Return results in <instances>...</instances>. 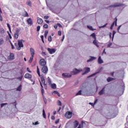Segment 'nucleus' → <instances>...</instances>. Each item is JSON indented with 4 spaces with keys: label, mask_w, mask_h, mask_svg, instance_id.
I'll return each instance as SVG.
<instances>
[{
    "label": "nucleus",
    "mask_w": 128,
    "mask_h": 128,
    "mask_svg": "<svg viewBox=\"0 0 128 128\" xmlns=\"http://www.w3.org/2000/svg\"><path fill=\"white\" fill-rule=\"evenodd\" d=\"M43 28H46V30L48 28V24H44L43 26Z\"/></svg>",
    "instance_id": "38"
},
{
    "label": "nucleus",
    "mask_w": 128,
    "mask_h": 128,
    "mask_svg": "<svg viewBox=\"0 0 128 128\" xmlns=\"http://www.w3.org/2000/svg\"><path fill=\"white\" fill-rule=\"evenodd\" d=\"M58 122H60V119H58L55 122V124H58Z\"/></svg>",
    "instance_id": "53"
},
{
    "label": "nucleus",
    "mask_w": 128,
    "mask_h": 128,
    "mask_svg": "<svg viewBox=\"0 0 128 128\" xmlns=\"http://www.w3.org/2000/svg\"><path fill=\"white\" fill-rule=\"evenodd\" d=\"M72 73H63L62 74V76H63V78H72Z\"/></svg>",
    "instance_id": "8"
},
{
    "label": "nucleus",
    "mask_w": 128,
    "mask_h": 128,
    "mask_svg": "<svg viewBox=\"0 0 128 128\" xmlns=\"http://www.w3.org/2000/svg\"><path fill=\"white\" fill-rule=\"evenodd\" d=\"M41 72L42 74H46L48 72V66H43L41 68Z\"/></svg>",
    "instance_id": "3"
},
{
    "label": "nucleus",
    "mask_w": 128,
    "mask_h": 128,
    "mask_svg": "<svg viewBox=\"0 0 128 128\" xmlns=\"http://www.w3.org/2000/svg\"><path fill=\"white\" fill-rule=\"evenodd\" d=\"M78 121L76 120L74 122H73V127L74 128H78L79 124Z\"/></svg>",
    "instance_id": "16"
},
{
    "label": "nucleus",
    "mask_w": 128,
    "mask_h": 128,
    "mask_svg": "<svg viewBox=\"0 0 128 128\" xmlns=\"http://www.w3.org/2000/svg\"><path fill=\"white\" fill-rule=\"evenodd\" d=\"M37 22L38 24H42V22H44V20H42V18L38 17L37 18Z\"/></svg>",
    "instance_id": "18"
},
{
    "label": "nucleus",
    "mask_w": 128,
    "mask_h": 128,
    "mask_svg": "<svg viewBox=\"0 0 128 128\" xmlns=\"http://www.w3.org/2000/svg\"><path fill=\"white\" fill-rule=\"evenodd\" d=\"M52 88L53 90H56V84H51L50 85H49Z\"/></svg>",
    "instance_id": "21"
},
{
    "label": "nucleus",
    "mask_w": 128,
    "mask_h": 128,
    "mask_svg": "<svg viewBox=\"0 0 128 128\" xmlns=\"http://www.w3.org/2000/svg\"><path fill=\"white\" fill-rule=\"evenodd\" d=\"M40 86H41V88H44V86H42V82L40 81Z\"/></svg>",
    "instance_id": "57"
},
{
    "label": "nucleus",
    "mask_w": 128,
    "mask_h": 128,
    "mask_svg": "<svg viewBox=\"0 0 128 128\" xmlns=\"http://www.w3.org/2000/svg\"><path fill=\"white\" fill-rule=\"evenodd\" d=\"M37 74L38 76H40L41 82L42 84H44V86L45 90H46L48 88V86L46 84V80L44 79V76H40V68H38V66H37Z\"/></svg>",
    "instance_id": "1"
},
{
    "label": "nucleus",
    "mask_w": 128,
    "mask_h": 128,
    "mask_svg": "<svg viewBox=\"0 0 128 128\" xmlns=\"http://www.w3.org/2000/svg\"><path fill=\"white\" fill-rule=\"evenodd\" d=\"M53 94H57L58 96H60V94L58 92V91H56V90L54 91Z\"/></svg>",
    "instance_id": "34"
},
{
    "label": "nucleus",
    "mask_w": 128,
    "mask_h": 128,
    "mask_svg": "<svg viewBox=\"0 0 128 128\" xmlns=\"http://www.w3.org/2000/svg\"><path fill=\"white\" fill-rule=\"evenodd\" d=\"M120 28H122V25H120V26H118V27L117 28V30L118 32H120Z\"/></svg>",
    "instance_id": "46"
},
{
    "label": "nucleus",
    "mask_w": 128,
    "mask_h": 128,
    "mask_svg": "<svg viewBox=\"0 0 128 128\" xmlns=\"http://www.w3.org/2000/svg\"><path fill=\"white\" fill-rule=\"evenodd\" d=\"M27 70H28V72H32L30 70V68H27Z\"/></svg>",
    "instance_id": "60"
},
{
    "label": "nucleus",
    "mask_w": 128,
    "mask_h": 128,
    "mask_svg": "<svg viewBox=\"0 0 128 128\" xmlns=\"http://www.w3.org/2000/svg\"><path fill=\"white\" fill-rule=\"evenodd\" d=\"M72 112L68 111L65 114V117H66V118H68V119L72 118Z\"/></svg>",
    "instance_id": "6"
},
{
    "label": "nucleus",
    "mask_w": 128,
    "mask_h": 128,
    "mask_svg": "<svg viewBox=\"0 0 128 128\" xmlns=\"http://www.w3.org/2000/svg\"><path fill=\"white\" fill-rule=\"evenodd\" d=\"M64 35H63V36H62V40H61V42H64Z\"/></svg>",
    "instance_id": "61"
},
{
    "label": "nucleus",
    "mask_w": 128,
    "mask_h": 128,
    "mask_svg": "<svg viewBox=\"0 0 128 128\" xmlns=\"http://www.w3.org/2000/svg\"><path fill=\"white\" fill-rule=\"evenodd\" d=\"M84 72L82 74V76L86 74H88V72H90V68H88V67L84 68Z\"/></svg>",
    "instance_id": "11"
},
{
    "label": "nucleus",
    "mask_w": 128,
    "mask_h": 128,
    "mask_svg": "<svg viewBox=\"0 0 128 128\" xmlns=\"http://www.w3.org/2000/svg\"><path fill=\"white\" fill-rule=\"evenodd\" d=\"M90 36H92V38L94 39V40H96V33H92Z\"/></svg>",
    "instance_id": "27"
},
{
    "label": "nucleus",
    "mask_w": 128,
    "mask_h": 128,
    "mask_svg": "<svg viewBox=\"0 0 128 128\" xmlns=\"http://www.w3.org/2000/svg\"><path fill=\"white\" fill-rule=\"evenodd\" d=\"M116 34V32L114 30H113L112 32V39L114 40V35Z\"/></svg>",
    "instance_id": "39"
},
{
    "label": "nucleus",
    "mask_w": 128,
    "mask_h": 128,
    "mask_svg": "<svg viewBox=\"0 0 128 128\" xmlns=\"http://www.w3.org/2000/svg\"><path fill=\"white\" fill-rule=\"evenodd\" d=\"M47 50H48V53L50 54H54L56 52V50L55 48H48Z\"/></svg>",
    "instance_id": "9"
},
{
    "label": "nucleus",
    "mask_w": 128,
    "mask_h": 128,
    "mask_svg": "<svg viewBox=\"0 0 128 128\" xmlns=\"http://www.w3.org/2000/svg\"><path fill=\"white\" fill-rule=\"evenodd\" d=\"M22 78H24V76H21L18 78V80H20V82H22Z\"/></svg>",
    "instance_id": "40"
},
{
    "label": "nucleus",
    "mask_w": 128,
    "mask_h": 128,
    "mask_svg": "<svg viewBox=\"0 0 128 128\" xmlns=\"http://www.w3.org/2000/svg\"><path fill=\"white\" fill-rule=\"evenodd\" d=\"M20 30L17 29L16 31V32L14 34V38H16V40H18V34H20Z\"/></svg>",
    "instance_id": "10"
},
{
    "label": "nucleus",
    "mask_w": 128,
    "mask_h": 128,
    "mask_svg": "<svg viewBox=\"0 0 128 128\" xmlns=\"http://www.w3.org/2000/svg\"><path fill=\"white\" fill-rule=\"evenodd\" d=\"M57 26H59V28H62V26L60 23H58Z\"/></svg>",
    "instance_id": "52"
},
{
    "label": "nucleus",
    "mask_w": 128,
    "mask_h": 128,
    "mask_svg": "<svg viewBox=\"0 0 128 128\" xmlns=\"http://www.w3.org/2000/svg\"><path fill=\"white\" fill-rule=\"evenodd\" d=\"M8 36H9L10 40H12V35L10 34V32H8Z\"/></svg>",
    "instance_id": "43"
},
{
    "label": "nucleus",
    "mask_w": 128,
    "mask_h": 128,
    "mask_svg": "<svg viewBox=\"0 0 128 128\" xmlns=\"http://www.w3.org/2000/svg\"><path fill=\"white\" fill-rule=\"evenodd\" d=\"M87 28H88V30H96V29H94L92 28V26H87Z\"/></svg>",
    "instance_id": "30"
},
{
    "label": "nucleus",
    "mask_w": 128,
    "mask_h": 128,
    "mask_svg": "<svg viewBox=\"0 0 128 128\" xmlns=\"http://www.w3.org/2000/svg\"><path fill=\"white\" fill-rule=\"evenodd\" d=\"M8 104V103H3L1 104V108H3L4 106H6Z\"/></svg>",
    "instance_id": "42"
},
{
    "label": "nucleus",
    "mask_w": 128,
    "mask_h": 128,
    "mask_svg": "<svg viewBox=\"0 0 128 128\" xmlns=\"http://www.w3.org/2000/svg\"><path fill=\"white\" fill-rule=\"evenodd\" d=\"M106 26H108V23H106V24H105L103 26H101V28H106Z\"/></svg>",
    "instance_id": "59"
},
{
    "label": "nucleus",
    "mask_w": 128,
    "mask_h": 128,
    "mask_svg": "<svg viewBox=\"0 0 128 128\" xmlns=\"http://www.w3.org/2000/svg\"><path fill=\"white\" fill-rule=\"evenodd\" d=\"M41 92L42 94V96H44V88H41Z\"/></svg>",
    "instance_id": "41"
},
{
    "label": "nucleus",
    "mask_w": 128,
    "mask_h": 128,
    "mask_svg": "<svg viewBox=\"0 0 128 128\" xmlns=\"http://www.w3.org/2000/svg\"><path fill=\"white\" fill-rule=\"evenodd\" d=\"M122 4L120 3H116L115 4L109 6V8H118V6H122Z\"/></svg>",
    "instance_id": "14"
},
{
    "label": "nucleus",
    "mask_w": 128,
    "mask_h": 128,
    "mask_svg": "<svg viewBox=\"0 0 128 128\" xmlns=\"http://www.w3.org/2000/svg\"><path fill=\"white\" fill-rule=\"evenodd\" d=\"M42 116H43L44 118H46V111H44V110H43Z\"/></svg>",
    "instance_id": "31"
},
{
    "label": "nucleus",
    "mask_w": 128,
    "mask_h": 128,
    "mask_svg": "<svg viewBox=\"0 0 128 128\" xmlns=\"http://www.w3.org/2000/svg\"><path fill=\"white\" fill-rule=\"evenodd\" d=\"M48 34V30L45 31V32H44V38H47Z\"/></svg>",
    "instance_id": "33"
},
{
    "label": "nucleus",
    "mask_w": 128,
    "mask_h": 128,
    "mask_svg": "<svg viewBox=\"0 0 128 128\" xmlns=\"http://www.w3.org/2000/svg\"><path fill=\"white\" fill-rule=\"evenodd\" d=\"M93 44L94 46H96L97 48H100V45H98V41H96V39L94 40Z\"/></svg>",
    "instance_id": "20"
},
{
    "label": "nucleus",
    "mask_w": 128,
    "mask_h": 128,
    "mask_svg": "<svg viewBox=\"0 0 128 128\" xmlns=\"http://www.w3.org/2000/svg\"><path fill=\"white\" fill-rule=\"evenodd\" d=\"M27 5L29 6H32V2H27Z\"/></svg>",
    "instance_id": "48"
},
{
    "label": "nucleus",
    "mask_w": 128,
    "mask_h": 128,
    "mask_svg": "<svg viewBox=\"0 0 128 128\" xmlns=\"http://www.w3.org/2000/svg\"><path fill=\"white\" fill-rule=\"evenodd\" d=\"M98 63L100 64H104V61L102 60V56H100L98 58Z\"/></svg>",
    "instance_id": "22"
},
{
    "label": "nucleus",
    "mask_w": 128,
    "mask_h": 128,
    "mask_svg": "<svg viewBox=\"0 0 128 128\" xmlns=\"http://www.w3.org/2000/svg\"><path fill=\"white\" fill-rule=\"evenodd\" d=\"M98 100L96 99V100L94 102V104H96V102H98Z\"/></svg>",
    "instance_id": "62"
},
{
    "label": "nucleus",
    "mask_w": 128,
    "mask_h": 128,
    "mask_svg": "<svg viewBox=\"0 0 128 128\" xmlns=\"http://www.w3.org/2000/svg\"><path fill=\"white\" fill-rule=\"evenodd\" d=\"M26 22L29 26H32V20L30 18H28Z\"/></svg>",
    "instance_id": "19"
},
{
    "label": "nucleus",
    "mask_w": 128,
    "mask_h": 128,
    "mask_svg": "<svg viewBox=\"0 0 128 128\" xmlns=\"http://www.w3.org/2000/svg\"><path fill=\"white\" fill-rule=\"evenodd\" d=\"M10 44H11L12 49V50H14V44H12V42H10Z\"/></svg>",
    "instance_id": "44"
},
{
    "label": "nucleus",
    "mask_w": 128,
    "mask_h": 128,
    "mask_svg": "<svg viewBox=\"0 0 128 128\" xmlns=\"http://www.w3.org/2000/svg\"><path fill=\"white\" fill-rule=\"evenodd\" d=\"M49 18H50V17H49L48 16H44V18L45 20H48V19Z\"/></svg>",
    "instance_id": "54"
},
{
    "label": "nucleus",
    "mask_w": 128,
    "mask_h": 128,
    "mask_svg": "<svg viewBox=\"0 0 128 128\" xmlns=\"http://www.w3.org/2000/svg\"><path fill=\"white\" fill-rule=\"evenodd\" d=\"M52 36H48V41L50 42H52Z\"/></svg>",
    "instance_id": "37"
},
{
    "label": "nucleus",
    "mask_w": 128,
    "mask_h": 128,
    "mask_svg": "<svg viewBox=\"0 0 128 128\" xmlns=\"http://www.w3.org/2000/svg\"><path fill=\"white\" fill-rule=\"evenodd\" d=\"M40 66H46V60L42 58L40 59L39 62Z\"/></svg>",
    "instance_id": "7"
},
{
    "label": "nucleus",
    "mask_w": 128,
    "mask_h": 128,
    "mask_svg": "<svg viewBox=\"0 0 128 128\" xmlns=\"http://www.w3.org/2000/svg\"><path fill=\"white\" fill-rule=\"evenodd\" d=\"M40 26H37V32H40Z\"/></svg>",
    "instance_id": "51"
},
{
    "label": "nucleus",
    "mask_w": 128,
    "mask_h": 128,
    "mask_svg": "<svg viewBox=\"0 0 128 128\" xmlns=\"http://www.w3.org/2000/svg\"><path fill=\"white\" fill-rule=\"evenodd\" d=\"M47 82L48 84V86H50L52 84V80L50 79V77H48Z\"/></svg>",
    "instance_id": "26"
},
{
    "label": "nucleus",
    "mask_w": 128,
    "mask_h": 128,
    "mask_svg": "<svg viewBox=\"0 0 128 128\" xmlns=\"http://www.w3.org/2000/svg\"><path fill=\"white\" fill-rule=\"evenodd\" d=\"M7 26L8 28H9L10 32H12V28H10V24L7 23Z\"/></svg>",
    "instance_id": "35"
},
{
    "label": "nucleus",
    "mask_w": 128,
    "mask_h": 128,
    "mask_svg": "<svg viewBox=\"0 0 128 128\" xmlns=\"http://www.w3.org/2000/svg\"><path fill=\"white\" fill-rule=\"evenodd\" d=\"M106 87H104L102 90H100V92H98L99 96H102V94H104V92Z\"/></svg>",
    "instance_id": "17"
},
{
    "label": "nucleus",
    "mask_w": 128,
    "mask_h": 128,
    "mask_svg": "<svg viewBox=\"0 0 128 128\" xmlns=\"http://www.w3.org/2000/svg\"><path fill=\"white\" fill-rule=\"evenodd\" d=\"M34 124L35 126H36V124H38V122H35Z\"/></svg>",
    "instance_id": "63"
},
{
    "label": "nucleus",
    "mask_w": 128,
    "mask_h": 128,
    "mask_svg": "<svg viewBox=\"0 0 128 128\" xmlns=\"http://www.w3.org/2000/svg\"><path fill=\"white\" fill-rule=\"evenodd\" d=\"M54 28H55L56 30V28H58V25H55V26H54Z\"/></svg>",
    "instance_id": "64"
},
{
    "label": "nucleus",
    "mask_w": 128,
    "mask_h": 128,
    "mask_svg": "<svg viewBox=\"0 0 128 128\" xmlns=\"http://www.w3.org/2000/svg\"><path fill=\"white\" fill-rule=\"evenodd\" d=\"M80 72H82V69L78 70L77 68H75L73 70V71L71 72V74L72 75L78 74H80Z\"/></svg>",
    "instance_id": "4"
},
{
    "label": "nucleus",
    "mask_w": 128,
    "mask_h": 128,
    "mask_svg": "<svg viewBox=\"0 0 128 128\" xmlns=\"http://www.w3.org/2000/svg\"><path fill=\"white\" fill-rule=\"evenodd\" d=\"M16 90L18 92H21L22 91V84L20 85L18 88H16Z\"/></svg>",
    "instance_id": "28"
},
{
    "label": "nucleus",
    "mask_w": 128,
    "mask_h": 128,
    "mask_svg": "<svg viewBox=\"0 0 128 128\" xmlns=\"http://www.w3.org/2000/svg\"><path fill=\"white\" fill-rule=\"evenodd\" d=\"M58 106H62V102H60V100H58Z\"/></svg>",
    "instance_id": "45"
},
{
    "label": "nucleus",
    "mask_w": 128,
    "mask_h": 128,
    "mask_svg": "<svg viewBox=\"0 0 128 128\" xmlns=\"http://www.w3.org/2000/svg\"><path fill=\"white\" fill-rule=\"evenodd\" d=\"M30 53L31 54V56L30 57V60H29V63L32 64V60H34V54H36V52L34 51V49L32 48H30Z\"/></svg>",
    "instance_id": "2"
},
{
    "label": "nucleus",
    "mask_w": 128,
    "mask_h": 128,
    "mask_svg": "<svg viewBox=\"0 0 128 128\" xmlns=\"http://www.w3.org/2000/svg\"><path fill=\"white\" fill-rule=\"evenodd\" d=\"M96 74H98V72H96L93 74H92L91 75H90L89 76H88L87 78H92V76H96Z\"/></svg>",
    "instance_id": "32"
},
{
    "label": "nucleus",
    "mask_w": 128,
    "mask_h": 128,
    "mask_svg": "<svg viewBox=\"0 0 128 128\" xmlns=\"http://www.w3.org/2000/svg\"><path fill=\"white\" fill-rule=\"evenodd\" d=\"M117 22H118V18H115V21H114V22L112 24L111 26H110V30H112V28H114V24H115V26H117Z\"/></svg>",
    "instance_id": "12"
},
{
    "label": "nucleus",
    "mask_w": 128,
    "mask_h": 128,
    "mask_svg": "<svg viewBox=\"0 0 128 128\" xmlns=\"http://www.w3.org/2000/svg\"><path fill=\"white\" fill-rule=\"evenodd\" d=\"M106 54V48H104L103 50L102 54Z\"/></svg>",
    "instance_id": "55"
},
{
    "label": "nucleus",
    "mask_w": 128,
    "mask_h": 128,
    "mask_svg": "<svg viewBox=\"0 0 128 128\" xmlns=\"http://www.w3.org/2000/svg\"><path fill=\"white\" fill-rule=\"evenodd\" d=\"M8 58L9 60H14V54L10 53Z\"/></svg>",
    "instance_id": "13"
},
{
    "label": "nucleus",
    "mask_w": 128,
    "mask_h": 128,
    "mask_svg": "<svg viewBox=\"0 0 128 128\" xmlns=\"http://www.w3.org/2000/svg\"><path fill=\"white\" fill-rule=\"evenodd\" d=\"M112 43L108 44L107 46V48H110V46H112Z\"/></svg>",
    "instance_id": "50"
},
{
    "label": "nucleus",
    "mask_w": 128,
    "mask_h": 128,
    "mask_svg": "<svg viewBox=\"0 0 128 128\" xmlns=\"http://www.w3.org/2000/svg\"><path fill=\"white\" fill-rule=\"evenodd\" d=\"M96 58L94 56H92L90 59L87 60V62H92V60H96Z\"/></svg>",
    "instance_id": "23"
},
{
    "label": "nucleus",
    "mask_w": 128,
    "mask_h": 128,
    "mask_svg": "<svg viewBox=\"0 0 128 128\" xmlns=\"http://www.w3.org/2000/svg\"><path fill=\"white\" fill-rule=\"evenodd\" d=\"M20 74H24V71L22 70H20Z\"/></svg>",
    "instance_id": "58"
},
{
    "label": "nucleus",
    "mask_w": 128,
    "mask_h": 128,
    "mask_svg": "<svg viewBox=\"0 0 128 128\" xmlns=\"http://www.w3.org/2000/svg\"><path fill=\"white\" fill-rule=\"evenodd\" d=\"M24 42V40H18V46L19 47L17 48L18 50H20L21 48H24V44H22V42Z\"/></svg>",
    "instance_id": "5"
},
{
    "label": "nucleus",
    "mask_w": 128,
    "mask_h": 128,
    "mask_svg": "<svg viewBox=\"0 0 128 128\" xmlns=\"http://www.w3.org/2000/svg\"><path fill=\"white\" fill-rule=\"evenodd\" d=\"M112 80H114V78H111V77H108L107 78V82H112Z\"/></svg>",
    "instance_id": "24"
},
{
    "label": "nucleus",
    "mask_w": 128,
    "mask_h": 128,
    "mask_svg": "<svg viewBox=\"0 0 128 128\" xmlns=\"http://www.w3.org/2000/svg\"><path fill=\"white\" fill-rule=\"evenodd\" d=\"M58 35L60 36H62V31L59 30V31L58 32Z\"/></svg>",
    "instance_id": "49"
},
{
    "label": "nucleus",
    "mask_w": 128,
    "mask_h": 128,
    "mask_svg": "<svg viewBox=\"0 0 128 128\" xmlns=\"http://www.w3.org/2000/svg\"><path fill=\"white\" fill-rule=\"evenodd\" d=\"M4 44V38H0V46H2Z\"/></svg>",
    "instance_id": "25"
},
{
    "label": "nucleus",
    "mask_w": 128,
    "mask_h": 128,
    "mask_svg": "<svg viewBox=\"0 0 128 128\" xmlns=\"http://www.w3.org/2000/svg\"><path fill=\"white\" fill-rule=\"evenodd\" d=\"M40 38H41V39H42V42L44 43V36H40Z\"/></svg>",
    "instance_id": "47"
},
{
    "label": "nucleus",
    "mask_w": 128,
    "mask_h": 128,
    "mask_svg": "<svg viewBox=\"0 0 128 128\" xmlns=\"http://www.w3.org/2000/svg\"><path fill=\"white\" fill-rule=\"evenodd\" d=\"M0 22H2V16L0 15Z\"/></svg>",
    "instance_id": "56"
},
{
    "label": "nucleus",
    "mask_w": 128,
    "mask_h": 128,
    "mask_svg": "<svg viewBox=\"0 0 128 128\" xmlns=\"http://www.w3.org/2000/svg\"><path fill=\"white\" fill-rule=\"evenodd\" d=\"M25 78H28V80H30L32 78V76L28 73H27L24 76Z\"/></svg>",
    "instance_id": "15"
},
{
    "label": "nucleus",
    "mask_w": 128,
    "mask_h": 128,
    "mask_svg": "<svg viewBox=\"0 0 128 128\" xmlns=\"http://www.w3.org/2000/svg\"><path fill=\"white\" fill-rule=\"evenodd\" d=\"M76 96H82V90H79L76 94Z\"/></svg>",
    "instance_id": "36"
},
{
    "label": "nucleus",
    "mask_w": 128,
    "mask_h": 128,
    "mask_svg": "<svg viewBox=\"0 0 128 128\" xmlns=\"http://www.w3.org/2000/svg\"><path fill=\"white\" fill-rule=\"evenodd\" d=\"M23 16H24L25 18H28V12H26V11H25V13L23 14Z\"/></svg>",
    "instance_id": "29"
}]
</instances>
